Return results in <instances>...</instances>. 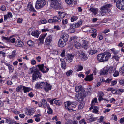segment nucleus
Masks as SVG:
<instances>
[{
	"instance_id": "ea45409f",
	"label": "nucleus",
	"mask_w": 124,
	"mask_h": 124,
	"mask_svg": "<svg viewBox=\"0 0 124 124\" xmlns=\"http://www.w3.org/2000/svg\"><path fill=\"white\" fill-rule=\"evenodd\" d=\"M89 10L94 13H96L98 11V9L97 8H94L93 7H91L89 9Z\"/></svg>"
},
{
	"instance_id": "7ed1b4c3",
	"label": "nucleus",
	"mask_w": 124,
	"mask_h": 124,
	"mask_svg": "<svg viewBox=\"0 0 124 124\" xmlns=\"http://www.w3.org/2000/svg\"><path fill=\"white\" fill-rule=\"evenodd\" d=\"M112 7L111 5L108 4L101 8V15L103 16L104 14H108L110 11V8Z\"/></svg>"
},
{
	"instance_id": "b1692460",
	"label": "nucleus",
	"mask_w": 124,
	"mask_h": 124,
	"mask_svg": "<svg viewBox=\"0 0 124 124\" xmlns=\"http://www.w3.org/2000/svg\"><path fill=\"white\" fill-rule=\"evenodd\" d=\"M82 22V21L81 20L78 21L77 23L74 24H71L73 26V27H74L75 28H77L81 25Z\"/></svg>"
},
{
	"instance_id": "3c124183",
	"label": "nucleus",
	"mask_w": 124,
	"mask_h": 124,
	"mask_svg": "<svg viewBox=\"0 0 124 124\" xmlns=\"http://www.w3.org/2000/svg\"><path fill=\"white\" fill-rule=\"evenodd\" d=\"M11 111L16 114H18L20 113L19 111H17V110L15 109H12Z\"/></svg>"
},
{
	"instance_id": "4d7b16f0",
	"label": "nucleus",
	"mask_w": 124,
	"mask_h": 124,
	"mask_svg": "<svg viewBox=\"0 0 124 124\" xmlns=\"http://www.w3.org/2000/svg\"><path fill=\"white\" fill-rule=\"evenodd\" d=\"M35 69V68L34 67H33L31 68H30V70L31 71L29 72V74H31L32 73H33V72H34V71H33V70H34Z\"/></svg>"
},
{
	"instance_id": "49530a36",
	"label": "nucleus",
	"mask_w": 124,
	"mask_h": 124,
	"mask_svg": "<svg viewBox=\"0 0 124 124\" xmlns=\"http://www.w3.org/2000/svg\"><path fill=\"white\" fill-rule=\"evenodd\" d=\"M16 52L15 51H13L12 52V54L11 55H10L8 56L9 57L10 59H11L15 57V54Z\"/></svg>"
},
{
	"instance_id": "a19ab883",
	"label": "nucleus",
	"mask_w": 124,
	"mask_h": 124,
	"mask_svg": "<svg viewBox=\"0 0 124 124\" xmlns=\"http://www.w3.org/2000/svg\"><path fill=\"white\" fill-rule=\"evenodd\" d=\"M97 52V50H90L89 51L90 55H92Z\"/></svg>"
},
{
	"instance_id": "72a5a7b5",
	"label": "nucleus",
	"mask_w": 124,
	"mask_h": 124,
	"mask_svg": "<svg viewBox=\"0 0 124 124\" xmlns=\"http://www.w3.org/2000/svg\"><path fill=\"white\" fill-rule=\"evenodd\" d=\"M108 69L103 70L100 72V75H106L108 73Z\"/></svg>"
},
{
	"instance_id": "1a4fd4ad",
	"label": "nucleus",
	"mask_w": 124,
	"mask_h": 124,
	"mask_svg": "<svg viewBox=\"0 0 124 124\" xmlns=\"http://www.w3.org/2000/svg\"><path fill=\"white\" fill-rule=\"evenodd\" d=\"M36 66L38 67L39 70L44 73L47 72L49 70L48 68H47L46 66H45L44 67V65L43 64L41 65H38Z\"/></svg>"
},
{
	"instance_id": "423d86ee",
	"label": "nucleus",
	"mask_w": 124,
	"mask_h": 124,
	"mask_svg": "<svg viewBox=\"0 0 124 124\" xmlns=\"http://www.w3.org/2000/svg\"><path fill=\"white\" fill-rule=\"evenodd\" d=\"M86 94L85 92H83V93H79L78 95L76 96V99L79 102H82L83 101L84 97L85 96Z\"/></svg>"
},
{
	"instance_id": "e2e57ef3",
	"label": "nucleus",
	"mask_w": 124,
	"mask_h": 124,
	"mask_svg": "<svg viewBox=\"0 0 124 124\" xmlns=\"http://www.w3.org/2000/svg\"><path fill=\"white\" fill-rule=\"evenodd\" d=\"M66 2L68 4H71L72 2V0H65Z\"/></svg>"
},
{
	"instance_id": "69168bd1",
	"label": "nucleus",
	"mask_w": 124,
	"mask_h": 124,
	"mask_svg": "<svg viewBox=\"0 0 124 124\" xmlns=\"http://www.w3.org/2000/svg\"><path fill=\"white\" fill-rule=\"evenodd\" d=\"M119 72L118 71H115L113 74V76L115 77H117L119 75Z\"/></svg>"
},
{
	"instance_id": "c03bdc74",
	"label": "nucleus",
	"mask_w": 124,
	"mask_h": 124,
	"mask_svg": "<svg viewBox=\"0 0 124 124\" xmlns=\"http://www.w3.org/2000/svg\"><path fill=\"white\" fill-rule=\"evenodd\" d=\"M62 102L59 100H56L54 101V103L57 105L59 106L62 104Z\"/></svg>"
},
{
	"instance_id": "5fc2aeb1",
	"label": "nucleus",
	"mask_w": 124,
	"mask_h": 124,
	"mask_svg": "<svg viewBox=\"0 0 124 124\" xmlns=\"http://www.w3.org/2000/svg\"><path fill=\"white\" fill-rule=\"evenodd\" d=\"M62 22L63 24V25L66 24L68 23V20L67 19H63L62 20Z\"/></svg>"
},
{
	"instance_id": "a211bd4d",
	"label": "nucleus",
	"mask_w": 124,
	"mask_h": 124,
	"mask_svg": "<svg viewBox=\"0 0 124 124\" xmlns=\"http://www.w3.org/2000/svg\"><path fill=\"white\" fill-rule=\"evenodd\" d=\"M69 36V35L67 34L63 33L62 34L60 39L67 42L68 40Z\"/></svg>"
},
{
	"instance_id": "a18cd8bd",
	"label": "nucleus",
	"mask_w": 124,
	"mask_h": 124,
	"mask_svg": "<svg viewBox=\"0 0 124 124\" xmlns=\"http://www.w3.org/2000/svg\"><path fill=\"white\" fill-rule=\"evenodd\" d=\"M40 22L42 24H45L47 23V21L45 19L43 18L40 20Z\"/></svg>"
},
{
	"instance_id": "79ce46f5",
	"label": "nucleus",
	"mask_w": 124,
	"mask_h": 124,
	"mask_svg": "<svg viewBox=\"0 0 124 124\" xmlns=\"http://www.w3.org/2000/svg\"><path fill=\"white\" fill-rule=\"evenodd\" d=\"M66 14L65 12H62L59 15L60 18L61 19L63 18L65 16Z\"/></svg>"
},
{
	"instance_id": "f8f14e48",
	"label": "nucleus",
	"mask_w": 124,
	"mask_h": 124,
	"mask_svg": "<svg viewBox=\"0 0 124 124\" xmlns=\"http://www.w3.org/2000/svg\"><path fill=\"white\" fill-rule=\"evenodd\" d=\"M75 91L76 92H79V93H83V92H85L84 88L81 86H76L75 87Z\"/></svg>"
},
{
	"instance_id": "37998d69",
	"label": "nucleus",
	"mask_w": 124,
	"mask_h": 124,
	"mask_svg": "<svg viewBox=\"0 0 124 124\" xmlns=\"http://www.w3.org/2000/svg\"><path fill=\"white\" fill-rule=\"evenodd\" d=\"M77 106V104L76 102H73L72 103L71 102L70 108H75Z\"/></svg>"
},
{
	"instance_id": "338daca9",
	"label": "nucleus",
	"mask_w": 124,
	"mask_h": 124,
	"mask_svg": "<svg viewBox=\"0 0 124 124\" xmlns=\"http://www.w3.org/2000/svg\"><path fill=\"white\" fill-rule=\"evenodd\" d=\"M119 58L118 57L116 56H113L112 58V59H115L116 61H118Z\"/></svg>"
},
{
	"instance_id": "bf43d9fd",
	"label": "nucleus",
	"mask_w": 124,
	"mask_h": 124,
	"mask_svg": "<svg viewBox=\"0 0 124 124\" xmlns=\"http://www.w3.org/2000/svg\"><path fill=\"white\" fill-rule=\"evenodd\" d=\"M0 9L3 11H4L6 9V8L5 6L3 5L0 6Z\"/></svg>"
},
{
	"instance_id": "0eeeda50",
	"label": "nucleus",
	"mask_w": 124,
	"mask_h": 124,
	"mask_svg": "<svg viewBox=\"0 0 124 124\" xmlns=\"http://www.w3.org/2000/svg\"><path fill=\"white\" fill-rule=\"evenodd\" d=\"M78 52V55L79 58L83 61L86 60H87L88 57L85 52L80 50Z\"/></svg>"
},
{
	"instance_id": "412c9836",
	"label": "nucleus",
	"mask_w": 124,
	"mask_h": 124,
	"mask_svg": "<svg viewBox=\"0 0 124 124\" xmlns=\"http://www.w3.org/2000/svg\"><path fill=\"white\" fill-rule=\"evenodd\" d=\"M34 112L33 109H27L25 111L26 114L29 115H31L33 114Z\"/></svg>"
},
{
	"instance_id": "6e6d98bb",
	"label": "nucleus",
	"mask_w": 124,
	"mask_h": 124,
	"mask_svg": "<svg viewBox=\"0 0 124 124\" xmlns=\"http://www.w3.org/2000/svg\"><path fill=\"white\" fill-rule=\"evenodd\" d=\"M50 98H47V100L48 101V102H50L51 104L53 105V101L54 100V99L50 100Z\"/></svg>"
},
{
	"instance_id": "9d476101",
	"label": "nucleus",
	"mask_w": 124,
	"mask_h": 124,
	"mask_svg": "<svg viewBox=\"0 0 124 124\" xmlns=\"http://www.w3.org/2000/svg\"><path fill=\"white\" fill-rule=\"evenodd\" d=\"M89 42L87 40L83 41L82 43L81 44V46L82 48L85 49H87L89 48Z\"/></svg>"
},
{
	"instance_id": "39448f33",
	"label": "nucleus",
	"mask_w": 124,
	"mask_h": 124,
	"mask_svg": "<svg viewBox=\"0 0 124 124\" xmlns=\"http://www.w3.org/2000/svg\"><path fill=\"white\" fill-rule=\"evenodd\" d=\"M41 77V75L40 72L38 70V69L36 68L35 70H34L32 76L33 82H34V80H36V79L38 78H40Z\"/></svg>"
},
{
	"instance_id": "20e7f679",
	"label": "nucleus",
	"mask_w": 124,
	"mask_h": 124,
	"mask_svg": "<svg viewBox=\"0 0 124 124\" xmlns=\"http://www.w3.org/2000/svg\"><path fill=\"white\" fill-rule=\"evenodd\" d=\"M46 3V0H37L36 2L35 8L38 9H39L43 7Z\"/></svg>"
},
{
	"instance_id": "e433bc0d",
	"label": "nucleus",
	"mask_w": 124,
	"mask_h": 124,
	"mask_svg": "<svg viewBox=\"0 0 124 124\" xmlns=\"http://www.w3.org/2000/svg\"><path fill=\"white\" fill-rule=\"evenodd\" d=\"M31 35L33 36L38 38L39 35V32L37 31H35L32 32L31 33Z\"/></svg>"
},
{
	"instance_id": "c85d7f7f",
	"label": "nucleus",
	"mask_w": 124,
	"mask_h": 124,
	"mask_svg": "<svg viewBox=\"0 0 124 124\" xmlns=\"http://www.w3.org/2000/svg\"><path fill=\"white\" fill-rule=\"evenodd\" d=\"M42 103L43 107V108H51L49 106H47L46 104L47 102L44 99H43L42 100Z\"/></svg>"
},
{
	"instance_id": "2f4dec72",
	"label": "nucleus",
	"mask_w": 124,
	"mask_h": 124,
	"mask_svg": "<svg viewBox=\"0 0 124 124\" xmlns=\"http://www.w3.org/2000/svg\"><path fill=\"white\" fill-rule=\"evenodd\" d=\"M91 32H93V33L91 34V36L93 38H95L96 36L97 35V34L96 33V30L95 29H92V30H91Z\"/></svg>"
},
{
	"instance_id": "5701e85b",
	"label": "nucleus",
	"mask_w": 124,
	"mask_h": 124,
	"mask_svg": "<svg viewBox=\"0 0 124 124\" xmlns=\"http://www.w3.org/2000/svg\"><path fill=\"white\" fill-rule=\"evenodd\" d=\"M12 17V15L11 13L9 12L7 14L4 16V20H5L7 19L8 18H11Z\"/></svg>"
},
{
	"instance_id": "8fccbe9b",
	"label": "nucleus",
	"mask_w": 124,
	"mask_h": 124,
	"mask_svg": "<svg viewBox=\"0 0 124 124\" xmlns=\"http://www.w3.org/2000/svg\"><path fill=\"white\" fill-rule=\"evenodd\" d=\"M8 68L9 70V72H13L14 70V67L12 65H9Z\"/></svg>"
},
{
	"instance_id": "c756f323",
	"label": "nucleus",
	"mask_w": 124,
	"mask_h": 124,
	"mask_svg": "<svg viewBox=\"0 0 124 124\" xmlns=\"http://www.w3.org/2000/svg\"><path fill=\"white\" fill-rule=\"evenodd\" d=\"M47 34L46 33L45 35H41L39 37V40L40 41V42L41 43L43 44V42L44 39Z\"/></svg>"
},
{
	"instance_id": "f03ea898",
	"label": "nucleus",
	"mask_w": 124,
	"mask_h": 124,
	"mask_svg": "<svg viewBox=\"0 0 124 124\" xmlns=\"http://www.w3.org/2000/svg\"><path fill=\"white\" fill-rule=\"evenodd\" d=\"M50 1V6L54 9H61L63 7L61 5L60 0H48Z\"/></svg>"
},
{
	"instance_id": "de8ad7c7",
	"label": "nucleus",
	"mask_w": 124,
	"mask_h": 124,
	"mask_svg": "<svg viewBox=\"0 0 124 124\" xmlns=\"http://www.w3.org/2000/svg\"><path fill=\"white\" fill-rule=\"evenodd\" d=\"M66 62H63L61 64V67L63 69H65L66 68Z\"/></svg>"
},
{
	"instance_id": "f3484780",
	"label": "nucleus",
	"mask_w": 124,
	"mask_h": 124,
	"mask_svg": "<svg viewBox=\"0 0 124 124\" xmlns=\"http://www.w3.org/2000/svg\"><path fill=\"white\" fill-rule=\"evenodd\" d=\"M52 38L51 35H50L46 38L45 43L47 45H49L51 43L52 40Z\"/></svg>"
},
{
	"instance_id": "ddd939ff",
	"label": "nucleus",
	"mask_w": 124,
	"mask_h": 124,
	"mask_svg": "<svg viewBox=\"0 0 124 124\" xmlns=\"http://www.w3.org/2000/svg\"><path fill=\"white\" fill-rule=\"evenodd\" d=\"M45 84L44 87V90L46 92H47L49 90L51 89L52 85L47 82H45Z\"/></svg>"
},
{
	"instance_id": "6ab92c4d",
	"label": "nucleus",
	"mask_w": 124,
	"mask_h": 124,
	"mask_svg": "<svg viewBox=\"0 0 124 124\" xmlns=\"http://www.w3.org/2000/svg\"><path fill=\"white\" fill-rule=\"evenodd\" d=\"M74 56L71 54H69L67 56L66 58L67 62H70L72 61L73 58L74 57Z\"/></svg>"
},
{
	"instance_id": "4c0bfd02",
	"label": "nucleus",
	"mask_w": 124,
	"mask_h": 124,
	"mask_svg": "<svg viewBox=\"0 0 124 124\" xmlns=\"http://www.w3.org/2000/svg\"><path fill=\"white\" fill-rule=\"evenodd\" d=\"M70 27L69 29V30L70 32L71 33H73L75 31V28L74 27H73V26L71 25V24L70 25Z\"/></svg>"
},
{
	"instance_id": "13d9d810",
	"label": "nucleus",
	"mask_w": 124,
	"mask_h": 124,
	"mask_svg": "<svg viewBox=\"0 0 124 124\" xmlns=\"http://www.w3.org/2000/svg\"><path fill=\"white\" fill-rule=\"evenodd\" d=\"M83 67L81 65L78 66V69L77 70V71H79L83 69Z\"/></svg>"
},
{
	"instance_id": "864d4df0",
	"label": "nucleus",
	"mask_w": 124,
	"mask_h": 124,
	"mask_svg": "<svg viewBox=\"0 0 124 124\" xmlns=\"http://www.w3.org/2000/svg\"><path fill=\"white\" fill-rule=\"evenodd\" d=\"M77 17L74 16L72 17L71 18V22H73L77 20L78 19Z\"/></svg>"
},
{
	"instance_id": "680f3d73",
	"label": "nucleus",
	"mask_w": 124,
	"mask_h": 124,
	"mask_svg": "<svg viewBox=\"0 0 124 124\" xmlns=\"http://www.w3.org/2000/svg\"><path fill=\"white\" fill-rule=\"evenodd\" d=\"M117 81L116 80H114L112 81L111 82V86H113L115 84L117 83Z\"/></svg>"
},
{
	"instance_id": "603ef678",
	"label": "nucleus",
	"mask_w": 124,
	"mask_h": 124,
	"mask_svg": "<svg viewBox=\"0 0 124 124\" xmlns=\"http://www.w3.org/2000/svg\"><path fill=\"white\" fill-rule=\"evenodd\" d=\"M73 71L72 70H70L66 72V75L67 76H69L71 75Z\"/></svg>"
},
{
	"instance_id": "774afa93",
	"label": "nucleus",
	"mask_w": 124,
	"mask_h": 124,
	"mask_svg": "<svg viewBox=\"0 0 124 124\" xmlns=\"http://www.w3.org/2000/svg\"><path fill=\"white\" fill-rule=\"evenodd\" d=\"M109 31L110 30L109 29H106L103 31V33L104 34H106L109 32Z\"/></svg>"
},
{
	"instance_id": "09e8293b",
	"label": "nucleus",
	"mask_w": 124,
	"mask_h": 124,
	"mask_svg": "<svg viewBox=\"0 0 124 124\" xmlns=\"http://www.w3.org/2000/svg\"><path fill=\"white\" fill-rule=\"evenodd\" d=\"M108 70V71H109V73H111L112 72H114V70H115V69H114L113 67H110L109 68Z\"/></svg>"
},
{
	"instance_id": "393cba45",
	"label": "nucleus",
	"mask_w": 124,
	"mask_h": 124,
	"mask_svg": "<svg viewBox=\"0 0 124 124\" xmlns=\"http://www.w3.org/2000/svg\"><path fill=\"white\" fill-rule=\"evenodd\" d=\"M93 74L87 76L85 78V80L86 81H91L93 80Z\"/></svg>"
},
{
	"instance_id": "f704fd0d",
	"label": "nucleus",
	"mask_w": 124,
	"mask_h": 124,
	"mask_svg": "<svg viewBox=\"0 0 124 124\" xmlns=\"http://www.w3.org/2000/svg\"><path fill=\"white\" fill-rule=\"evenodd\" d=\"M112 80L111 78H108L106 80H105L103 78H101L100 80L101 82H105L106 83H109Z\"/></svg>"
},
{
	"instance_id": "4468645a",
	"label": "nucleus",
	"mask_w": 124,
	"mask_h": 124,
	"mask_svg": "<svg viewBox=\"0 0 124 124\" xmlns=\"http://www.w3.org/2000/svg\"><path fill=\"white\" fill-rule=\"evenodd\" d=\"M45 84V82H38L36 84L35 87L37 88H42L44 87Z\"/></svg>"
},
{
	"instance_id": "9b49d317",
	"label": "nucleus",
	"mask_w": 124,
	"mask_h": 124,
	"mask_svg": "<svg viewBox=\"0 0 124 124\" xmlns=\"http://www.w3.org/2000/svg\"><path fill=\"white\" fill-rule=\"evenodd\" d=\"M2 40H4L7 42H10L12 43H13L15 42V38H12V37H8L3 36L2 37Z\"/></svg>"
},
{
	"instance_id": "7c9ffc66",
	"label": "nucleus",
	"mask_w": 124,
	"mask_h": 124,
	"mask_svg": "<svg viewBox=\"0 0 124 124\" xmlns=\"http://www.w3.org/2000/svg\"><path fill=\"white\" fill-rule=\"evenodd\" d=\"M28 45L31 47H33L35 46L34 43L32 41L30 40L27 42Z\"/></svg>"
},
{
	"instance_id": "a878e982",
	"label": "nucleus",
	"mask_w": 124,
	"mask_h": 124,
	"mask_svg": "<svg viewBox=\"0 0 124 124\" xmlns=\"http://www.w3.org/2000/svg\"><path fill=\"white\" fill-rule=\"evenodd\" d=\"M28 8L30 11L35 12V10L34 9L33 6L31 4V2H29L28 5Z\"/></svg>"
},
{
	"instance_id": "f257e3e1",
	"label": "nucleus",
	"mask_w": 124,
	"mask_h": 124,
	"mask_svg": "<svg viewBox=\"0 0 124 124\" xmlns=\"http://www.w3.org/2000/svg\"><path fill=\"white\" fill-rule=\"evenodd\" d=\"M111 56L109 52H106L101 54H98L97 59L98 61L101 62H103L108 60Z\"/></svg>"
},
{
	"instance_id": "2eb2a0df",
	"label": "nucleus",
	"mask_w": 124,
	"mask_h": 124,
	"mask_svg": "<svg viewBox=\"0 0 124 124\" xmlns=\"http://www.w3.org/2000/svg\"><path fill=\"white\" fill-rule=\"evenodd\" d=\"M97 102V98H95L93 99L91 102V106L89 108H98V107L96 106H94L95 103Z\"/></svg>"
},
{
	"instance_id": "052dcab7",
	"label": "nucleus",
	"mask_w": 124,
	"mask_h": 124,
	"mask_svg": "<svg viewBox=\"0 0 124 124\" xmlns=\"http://www.w3.org/2000/svg\"><path fill=\"white\" fill-rule=\"evenodd\" d=\"M103 116H101L99 119H98V122L100 123L102 122L103 121Z\"/></svg>"
},
{
	"instance_id": "c9c22d12",
	"label": "nucleus",
	"mask_w": 124,
	"mask_h": 124,
	"mask_svg": "<svg viewBox=\"0 0 124 124\" xmlns=\"http://www.w3.org/2000/svg\"><path fill=\"white\" fill-rule=\"evenodd\" d=\"M53 19L54 23L58 22H60L61 20L60 19L57 17L55 16L53 17Z\"/></svg>"
},
{
	"instance_id": "bb28decb",
	"label": "nucleus",
	"mask_w": 124,
	"mask_h": 124,
	"mask_svg": "<svg viewBox=\"0 0 124 124\" xmlns=\"http://www.w3.org/2000/svg\"><path fill=\"white\" fill-rule=\"evenodd\" d=\"M73 44L75 48L77 49H79L80 48V46H81V44L76 41H74Z\"/></svg>"
},
{
	"instance_id": "6e6552de",
	"label": "nucleus",
	"mask_w": 124,
	"mask_h": 124,
	"mask_svg": "<svg viewBox=\"0 0 124 124\" xmlns=\"http://www.w3.org/2000/svg\"><path fill=\"white\" fill-rule=\"evenodd\" d=\"M116 6L119 9L124 10V0H118L116 2Z\"/></svg>"
},
{
	"instance_id": "aec40b11",
	"label": "nucleus",
	"mask_w": 124,
	"mask_h": 124,
	"mask_svg": "<svg viewBox=\"0 0 124 124\" xmlns=\"http://www.w3.org/2000/svg\"><path fill=\"white\" fill-rule=\"evenodd\" d=\"M15 45L17 47H22L24 43L20 40L17 39L16 41Z\"/></svg>"
},
{
	"instance_id": "4be33fe9",
	"label": "nucleus",
	"mask_w": 124,
	"mask_h": 124,
	"mask_svg": "<svg viewBox=\"0 0 124 124\" xmlns=\"http://www.w3.org/2000/svg\"><path fill=\"white\" fill-rule=\"evenodd\" d=\"M71 102L69 101L64 103V106L65 108H70Z\"/></svg>"
},
{
	"instance_id": "473e14b6",
	"label": "nucleus",
	"mask_w": 124,
	"mask_h": 124,
	"mask_svg": "<svg viewBox=\"0 0 124 124\" xmlns=\"http://www.w3.org/2000/svg\"><path fill=\"white\" fill-rule=\"evenodd\" d=\"M23 90L24 92V93H26L29 92L31 90V89L29 87H26L23 86Z\"/></svg>"
},
{
	"instance_id": "dca6fc26",
	"label": "nucleus",
	"mask_w": 124,
	"mask_h": 124,
	"mask_svg": "<svg viewBox=\"0 0 124 124\" xmlns=\"http://www.w3.org/2000/svg\"><path fill=\"white\" fill-rule=\"evenodd\" d=\"M66 44V41L60 39L58 43V45L61 47H63L65 46Z\"/></svg>"
},
{
	"instance_id": "cd10ccee",
	"label": "nucleus",
	"mask_w": 124,
	"mask_h": 124,
	"mask_svg": "<svg viewBox=\"0 0 124 124\" xmlns=\"http://www.w3.org/2000/svg\"><path fill=\"white\" fill-rule=\"evenodd\" d=\"M104 93L103 92H100L98 93V96L99 97L98 99L99 101H100L102 100H103L102 97Z\"/></svg>"
},
{
	"instance_id": "0e129e2a",
	"label": "nucleus",
	"mask_w": 124,
	"mask_h": 124,
	"mask_svg": "<svg viewBox=\"0 0 124 124\" xmlns=\"http://www.w3.org/2000/svg\"><path fill=\"white\" fill-rule=\"evenodd\" d=\"M23 20L22 18H19L17 20V22L19 23H21L22 22Z\"/></svg>"
},
{
	"instance_id": "58836bf2",
	"label": "nucleus",
	"mask_w": 124,
	"mask_h": 124,
	"mask_svg": "<svg viewBox=\"0 0 124 124\" xmlns=\"http://www.w3.org/2000/svg\"><path fill=\"white\" fill-rule=\"evenodd\" d=\"M23 86L22 85L19 86L16 89V91L18 92H21L20 91L23 89Z\"/></svg>"
}]
</instances>
